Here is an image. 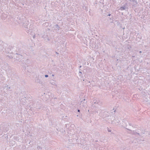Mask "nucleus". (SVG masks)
<instances>
[{
	"instance_id": "18",
	"label": "nucleus",
	"mask_w": 150,
	"mask_h": 150,
	"mask_svg": "<svg viewBox=\"0 0 150 150\" xmlns=\"http://www.w3.org/2000/svg\"><path fill=\"white\" fill-rule=\"evenodd\" d=\"M108 132H111V131L109 129H108Z\"/></svg>"
},
{
	"instance_id": "11",
	"label": "nucleus",
	"mask_w": 150,
	"mask_h": 150,
	"mask_svg": "<svg viewBox=\"0 0 150 150\" xmlns=\"http://www.w3.org/2000/svg\"><path fill=\"white\" fill-rule=\"evenodd\" d=\"M51 84H53L54 86H57V85H56V84L55 83H54L53 84V83H52L51 81Z\"/></svg>"
},
{
	"instance_id": "15",
	"label": "nucleus",
	"mask_w": 150,
	"mask_h": 150,
	"mask_svg": "<svg viewBox=\"0 0 150 150\" xmlns=\"http://www.w3.org/2000/svg\"><path fill=\"white\" fill-rule=\"evenodd\" d=\"M45 150H51V149H50L47 148V149H45Z\"/></svg>"
},
{
	"instance_id": "14",
	"label": "nucleus",
	"mask_w": 150,
	"mask_h": 150,
	"mask_svg": "<svg viewBox=\"0 0 150 150\" xmlns=\"http://www.w3.org/2000/svg\"><path fill=\"white\" fill-rule=\"evenodd\" d=\"M48 76L47 75H45V77H47Z\"/></svg>"
},
{
	"instance_id": "3",
	"label": "nucleus",
	"mask_w": 150,
	"mask_h": 150,
	"mask_svg": "<svg viewBox=\"0 0 150 150\" xmlns=\"http://www.w3.org/2000/svg\"><path fill=\"white\" fill-rule=\"evenodd\" d=\"M129 1L131 2L130 3L132 5V7H135L137 6V1L135 0H130Z\"/></svg>"
},
{
	"instance_id": "6",
	"label": "nucleus",
	"mask_w": 150,
	"mask_h": 150,
	"mask_svg": "<svg viewBox=\"0 0 150 150\" xmlns=\"http://www.w3.org/2000/svg\"><path fill=\"white\" fill-rule=\"evenodd\" d=\"M42 37L44 38L45 40H47L49 41L50 40L49 38L46 35H44L42 36Z\"/></svg>"
},
{
	"instance_id": "26",
	"label": "nucleus",
	"mask_w": 150,
	"mask_h": 150,
	"mask_svg": "<svg viewBox=\"0 0 150 150\" xmlns=\"http://www.w3.org/2000/svg\"><path fill=\"white\" fill-rule=\"evenodd\" d=\"M34 36H33V38H34Z\"/></svg>"
},
{
	"instance_id": "20",
	"label": "nucleus",
	"mask_w": 150,
	"mask_h": 150,
	"mask_svg": "<svg viewBox=\"0 0 150 150\" xmlns=\"http://www.w3.org/2000/svg\"><path fill=\"white\" fill-rule=\"evenodd\" d=\"M10 88H11L10 87H8V89H10Z\"/></svg>"
},
{
	"instance_id": "2",
	"label": "nucleus",
	"mask_w": 150,
	"mask_h": 150,
	"mask_svg": "<svg viewBox=\"0 0 150 150\" xmlns=\"http://www.w3.org/2000/svg\"><path fill=\"white\" fill-rule=\"evenodd\" d=\"M122 122L123 123H124V124H125L124 125V124H123V123L122 124L123 125H124V126H126V127H129L128 126V125L127 124V123H128V124L129 126H131L132 127H133L132 126V124L131 123H128V122L127 121V120L125 119H123V120Z\"/></svg>"
},
{
	"instance_id": "16",
	"label": "nucleus",
	"mask_w": 150,
	"mask_h": 150,
	"mask_svg": "<svg viewBox=\"0 0 150 150\" xmlns=\"http://www.w3.org/2000/svg\"><path fill=\"white\" fill-rule=\"evenodd\" d=\"M8 85L5 86V88H8Z\"/></svg>"
},
{
	"instance_id": "5",
	"label": "nucleus",
	"mask_w": 150,
	"mask_h": 150,
	"mask_svg": "<svg viewBox=\"0 0 150 150\" xmlns=\"http://www.w3.org/2000/svg\"><path fill=\"white\" fill-rule=\"evenodd\" d=\"M16 54L17 55L16 56V59L18 61L23 57L22 55H21L18 54Z\"/></svg>"
},
{
	"instance_id": "8",
	"label": "nucleus",
	"mask_w": 150,
	"mask_h": 150,
	"mask_svg": "<svg viewBox=\"0 0 150 150\" xmlns=\"http://www.w3.org/2000/svg\"><path fill=\"white\" fill-rule=\"evenodd\" d=\"M37 149L38 150H43L42 148L39 146L37 147Z\"/></svg>"
},
{
	"instance_id": "12",
	"label": "nucleus",
	"mask_w": 150,
	"mask_h": 150,
	"mask_svg": "<svg viewBox=\"0 0 150 150\" xmlns=\"http://www.w3.org/2000/svg\"><path fill=\"white\" fill-rule=\"evenodd\" d=\"M79 75H80V76H81V75H82V72H81V71H80L79 72Z\"/></svg>"
},
{
	"instance_id": "19",
	"label": "nucleus",
	"mask_w": 150,
	"mask_h": 150,
	"mask_svg": "<svg viewBox=\"0 0 150 150\" xmlns=\"http://www.w3.org/2000/svg\"><path fill=\"white\" fill-rule=\"evenodd\" d=\"M126 129H127L128 130H129V131H131L130 129H128V128H126Z\"/></svg>"
},
{
	"instance_id": "1",
	"label": "nucleus",
	"mask_w": 150,
	"mask_h": 150,
	"mask_svg": "<svg viewBox=\"0 0 150 150\" xmlns=\"http://www.w3.org/2000/svg\"><path fill=\"white\" fill-rule=\"evenodd\" d=\"M114 119L112 121V124L117 125H119L120 124V119L118 117L116 116L114 117Z\"/></svg>"
},
{
	"instance_id": "23",
	"label": "nucleus",
	"mask_w": 150,
	"mask_h": 150,
	"mask_svg": "<svg viewBox=\"0 0 150 150\" xmlns=\"http://www.w3.org/2000/svg\"><path fill=\"white\" fill-rule=\"evenodd\" d=\"M141 52H142L141 51H139V53H141Z\"/></svg>"
},
{
	"instance_id": "24",
	"label": "nucleus",
	"mask_w": 150,
	"mask_h": 150,
	"mask_svg": "<svg viewBox=\"0 0 150 150\" xmlns=\"http://www.w3.org/2000/svg\"><path fill=\"white\" fill-rule=\"evenodd\" d=\"M81 66H80V68H81Z\"/></svg>"
},
{
	"instance_id": "25",
	"label": "nucleus",
	"mask_w": 150,
	"mask_h": 150,
	"mask_svg": "<svg viewBox=\"0 0 150 150\" xmlns=\"http://www.w3.org/2000/svg\"><path fill=\"white\" fill-rule=\"evenodd\" d=\"M54 76V75H53V74H52V76Z\"/></svg>"
},
{
	"instance_id": "4",
	"label": "nucleus",
	"mask_w": 150,
	"mask_h": 150,
	"mask_svg": "<svg viewBox=\"0 0 150 150\" xmlns=\"http://www.w3.org/2000/svg\"><path fill=\"white\" fill-rule=\"evenodd\" d=\"M128 8L127 4L126 3L120 7V9L121 11L125 10L126 8Z\"/></svg>"
},
{
	"instance_id": "13",
	"label": "nucleus",
	"mask_w": 150,
	"mask_h": 150,
	"mask_svg": "<svg viewBox=\"0 0 150 150\" xmlns=\"http://www.w3.org/2000/svg\"><path fill=\"white\" fill-rule=\"evenodd\" d=\"M21 63H22L23 64H24L25 63V62H24V60H22L21 61Z\"/></svg>"
},
{
	"instance_id": "21",
	"label": "nucleus",
	"mask_w": 150,
	"mask_h": 150,
	"mask_svg": "<svg viewBox=\"0 0 150 150\" xmlns=\"http://www.w3.org/2000/svg\"><path fill=\"white\" fill-rule=\"evenodd\" d=\"M56 53L57 54H59V53L57 52H56Z\"/></svg>"
},
{
	"instance_id": "10",
	"label": "nucleus",
	"mask_w": 150,
	"mask_h": 150,
	"mask_svg": "<svg viewBox=\"0 0 150 150\" xmlns=\"http://www.w3.org/2000/svg\"><path fill=\"white\" fill-rule=\"evenodd\" d=\"M144 132H141V133H137V132L136 133V134H137L140 136L142 135V134H144Z\"/></svg>"
},
{
	"instance_id": "22",
	"label": "nucleus",
	"mask_w": 150,
	"mask_h": 150,
	"mask_svg": "<svg viewBox=\"0 0 150 150\" xmlns=\"http://www.w3.org/2000/svg\"><path fill=\"white\" fill-rule=\"evenodd\" d=\"M78 112H80V110H78Z\"/></svg>"
},
{
	"instance_id": "17",
	"label": "nucleus",
	"mask_w": 150,
	"mask_h": 150,
	"mask_svg": "<svg viewBox=\"0 0 150 150\" xmlns=\"http://www.w3.org/2000/svg\"><path fill=\"white\" fill-rule=\"evenodd\" d=\"M2 133V132L0 131V135Z\"/></svg>"
},
{
	"instance_id": "7",
	"label": "nucleus",
	"mask_w": 150,
	"mask_h": 150,
	"mask_svg": "<svg viewBox=\"0 0 150 150\" xmlns=\"http://www.w3.org/2000/svg\"><path fill=\"white\" fill-rule=\"evenodd\" d=\"M35 81L37 83H40V81L38 78L36 77L35 79Z\"/></svg>"
},
{
	"instance_id": "9",
	"label": "nucleus",
	"mask_w": 150,
	"mask_h": 150,
	"mask_svg": "<svg viewBox=\"0 0 150 150\" xmlns=\"http://www.w3.org/2000/svg\"><path fill=\"white\" fill-rule=\"evenodd\" d=\"M55 27L57 29H59V27L58 25L56 24L55 25Z\"/></svg>"
}]
</instances>
